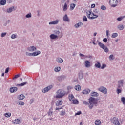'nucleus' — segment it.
I'll use <instances>...</instances> for the list:
<instances>
[{"label":"nucleus","mask_w":125,"mask_h":125,"mask_svg":"<svg viewBox=\"0 0 125 125\" xmlns=\"http://www.w3.org/2000/svg\"><path fill=\"white\" fill-rule=\"evenodd\" d=\"M91 96L95 97H97L99 96V94L96 92H93L91 93L90 94Z\"/></svg>","instance_id":"nucleus-20"},{"label":"nucleus","mask_w":125,"mask_h":125,"mask_svg":"<svg viewBox=\"0 0 125 125\" xmlns=\"http://www.w3.org/2000/svg\"><path fill=\"white\" fill-rule=\"evenodd\" d=\"M49 25H54V22L53 21H51L49 23Z\"/></svg>","instance_id":"nucleus-61"},{"label":"nucleus","mask_w":125,"mask_h":125,"mask_svg":"<svg viewBox=\"0 0 125 125\" xmlns=\"http://www.w3.org/2000/svg\"><path fill=\"white\" fill-rule=\"evenodd\" d=\"M75 6H76L75 4H74V3L71 4L70 5V10H71V11L73 10L74 8H75Z\"/></svg>","instance_id":"nucleus-33"},{"label":"nucleus","mask_w":125,"mask_h":125,"mask_svg":"<svg viewBox=\"0 0 125 125\" xmlns=\"http://www.w3.org/2000/svg\"><path fill=\"white\" fill-rule=\"evenodd\" d=\"M106 66H107V65H106V64H103L102 65V67H101V69H105V68H106Z\"/></svg>","instance_id":"nucleus-55"},{"label":"nucleus","mask_w":125,"mask_h":125,"mask_svg":"<svg viewBox=\"0 0 125 125\" xmlns=\"http://www.w3.org/2000/svg\"><path fill=\"white\" fill-rule=\"evenodd\" d=\"M95 125H101V121L97 119L95 121Z\"/></svg>","instance_id":"nucleus-29"},{"label":"nucleus","mask_w":125,"mask_h":125,"mask_svg":"<svg viewBox=\"0 0 125 125\" xmlns=\"http://www.w3.org/2000/svg\"><path fill=\"white\" fill-rule=\"evenodd\" d=\"M89 102L90 104V109H92L94 104H97V100L94 98L91 97L89 99Z\"/></svg>","instance_id":"nucleus-2"},{"label":"nucleus","mask_w":125,"mask_h":125,"mask_svg":"<svg viewBox=\"0 0 125 125\" xmlns=\"http://www.w3.org/2000/svg\"><path fill=\"white\" fill-rule=\"evenodd\" d=\"M123 19H124V17H120L118 18L117 19V20L118 21H122V20H123Z\"/></svg>","instance_id":"nucleus-47"},{"label":"nucleus","mask_w":125,"mask_h":125,"mask_svg":"<svg viewBox=\"0 0 125 125\" xmlns=\"http://www.w3.org/2000/svg\"><path fill=\"white\" fill-rule=\"evenodd\" d=\"M73 104H78L79 103V101L78 100H76L74 99V100L72 101Z\"/></svg>","instance_id":"nucleus-45"},{"label":"nucleus","mask_w":125,"mask_h":125,"mask_svg":"<svg viewBox=\"0 0 125 125\" xmlns=\"http://www.w3.org/2000/svg\"><path fill=\"white\" fill-rule=\"evenodd\" d=\"M117 37H118V33H113L111 36L113 38H117Z\"/></svg>","instance_id":"nucleus-42"},{"label":"nucleus","mask_w":125,"mask_h":125,"mask_svg":"<svg viewBox=\"0 0 125 125\" xmlns=\"http://www.w3.org/2000/svg\"><path fill=\"white\" fill-rule=\"evenodd\" d=\"M86 14L88 18H89V19H90V15H91V11H87V12H86Z\"/></svg>","instance_id":"nucleus-25"},{"label":"nucleus","mask_w":125,"mask_h":125,"mask_svg":"<svg viewBox=\"0 0 125 125\" xmlns=\"http://www.w3.org/2000/svg\"><path fill=\"white\" fill-rule=\"evenodd\" d=\"M28 83V82H23L22 83H21V84H18L16 85V86H24V85H26Z\"/></svg>","instance_id":"nucleus-24"},{"label":"nucleus","mask_w":125,"mask_h":125,"mask_svg":"<svg viewBox=\"0 0 125 125\" xmlns=\"http://www.w3.org/2000/svg\"><path fill=\"white\" fill-rule=\"evenodd\" d=\"M51 88H52V85L48 86L42 90V92H43V93H46V92H48Z\"/></svg>","instance_id":"nucleus-10"},{"label":"nucleus","mask_w":125,"mask_h":125,"mask_svg":"<svg viewBox=\"0 0 125 125\" xmlns=\"http://www.w3.org/2000/svg\"><path fill=\"white\" fill-rule=\"evenodd\" d=\"M11 39H16L17 38V35L13 34L11 35Z\"/></svg>","instance_id":"nucleus-43"},{"label":"nucleus","mask_w":125,"mask_h":125,"mask_svg":"<svg viewBox=\"0 0 125 125\" xmlns=\"http://www.w3.org/2000/svg\"><path fill=\"white\" fill-rule=\"evenodd\" d=\"M62 37H63V35H61L59 36L55 34H51L50 35V38L51 40H58L59 38H62Z\"/></svg>","instance_id":"nucleus-7"},{"label":"nucleus","mask_w":125,"mask_h":125,"mask_svg":"<svg viewBox=\"0 0 125 125\" xmlns=\"http://www.w3.org/2000/svg\"><path fill=\"white\" fill-rule=\"evenodd\" d=\"M63 20L65 22H70V19H69V17H68V15L67 14H65L64 16H63Z\"/></svg>","instance_id":"nucleus-15"},{"label":"nucleus","mask_w":125,"mask_h":125,"mask_svg":"<svg viewBox=\"0 0 125 125\" xmlns=\"http://www.w3.org/2000/svg\"><path fill=\"white\" fill-rule=\"evenodd\" d=\"M80 56H83V57H86V58H87V56H85L82 53H80Z\"/></svg>","instance_id":"nucleus-59"},{"label":"nucleus","mask_w":125,"mask_h":125,"mask_svg":"<svg viewBox=\"0 0 125 125\" xmlns=\"http://www.w3.org/2000/svg\"><path fill=\"white\" fill-rule=\"evenodd\" d=\"M69 3H70V0H67L64 5L62 6L63 11H67L68 8L69 7Z\"/></svg>","instance_id":"nucleus-8"},{"label":"nucleus","mask_w":125,"mask_h":125,"mask_svg":"<svg viewBox=\"0 0 125 125\" xmlns=\"http://www.w3.org/2000/svg\"><path fill=\"white\" fill-rule=\"evenodd\" d=\"M95 66L96 67V68H98L99 69V68H100V67H101V65L100 64V63L97 62V63H95Z\"/></svg>","instance_id":"nucleus-37"},{"label":"nucleus","mask_w":125,"mask_h":125,"mask_svg":"<svg viewBox=\"0 0 125 125\" xmlns=\"http://www.w3.org/2000/svg\"><path fill=\"white\" fill-rule=\"evenodd\" d=\"M53 22H54V25H57V24L59 23V20H56L54 21H53Z\"/></svg>","instance_id":"nucleus-44"},{"label":"nucleus","mask_w":125,"mask_h":125,"mask_svg":"<svg viewBox=\"0 0 125 125\" xmlns=\"http://www.w3.org/2000/svg\"><path fill=\"white\" fill-rule=\"evenodd\" d=\"M117 28L120 31H122V30H124V25H123V24H119L117 26Z\"/></svg>","instance_id":"nucleus-26"},{"label":"nucleus","mask_w":125,"mask_h":125,"mask_svg":"<svg viewBox=\"0 0 125 125\" xmlns=\"http://www.w3.org/2000/svg\"><path fill=\"white\" fill-rule=\"evenodd\" d=\"M91 15H93V16L95 17H91L90 19H95V18H97V17H98V15H95L94 13H91Z\"/></svg>","instance_id":"nucleus-31"},{"label":"nucleus","mask_w":125,"mask_h":125,"mask_svg":"<svg viewBox=\"0 0 125 125\" xmlns=\"http://www.w3.org/2000/svg\"><path fill=\"white\" fill-rule=\"evenodd\" d=\"M121 101L122 102H123L124 105H125V97L121 98Z\"/></svg>","instance_id":"nucleus-46"},{"label":"nucleus","mask_w":125,"mask_h":125,"mask_svg":"<svg viewBox=\"0 0 125 125\" xmlns=\"http://www.w3.org/2000/svg\"><path fill=\"white\" fill-rule=\"evenodd\" d=\"M54 33L55 35H56L57 36L59 35V34H60V31L59 30H55L54 31Z\"/></svg>","instance_id":"nucleus-41"},{"label":"nucleus","mask_w":125,"mask_h":125,"mask_svg":"<svg viewBox=\"0 0 125 125\" xmlns=\"http://www.w3.org/2000/svg\"><path fill=\"white\" fill-rule=\"evenodd\" d=\"M6 34H7L6 32L2 33L1 35V38H3V37H5L6 36Z\"/></svg>","instance_id":"nucleus-52"},{"label":"nucleus","mask_w":125,"mask_h":125,"mask_svg":"<svg viewBox=\"0 0 125 125\" xmlns=\"http://www.w3.org/2000/svg\"><path fill=\"white\" fill-rule=\"evenodd\" d=\"M56 93V98H62L63 96H65L66 95V92L62 89L58 90Z\"/></svg>","instance_id":"nucleus-1"},{"label":"nucleus","mask_w":125,"mask_h":125,"mask_svg":"<svg viewBox=\"0 0 125 125\" xmlns=\"http://www.w3.org/2000/svg\"><path fill=\"white\" fill-rule=\"evenodd\" d=\"M74 88L77 91L81 90V86L77 85L74 87Z\"/></svg>","instance_id":"nucleus-34"},{"label":"nucleus","mask_w":125,"mask_h":125,"mask_svg":"<svg viewBox=\"0 0 125 125\" xmlns=\"http://www.w3.org/2000/svg\"><path fill=\"white\" fill-rule=\"evenodd\" d=\"M106 36L109 37V30H106Z\"/></svg>","instance_id":"nucleus-64"},{"label":"nucleus","mask_w":125,"mask_h":125,"mask_svg":"<svg viewBox=\"0 0 125 125\" xmlns=\"http://www.w3.org/2000/svg\"><path fill=\"white\" fill-rule=\"evenodd\" d=\"M39 54H41V51H37L33 53L26 52V55H27V56H37V55H39Z\"/></svg>","instance_id":"nucleus-4"},{"label":"nucleus","mask_w":125,"mask_h":125,"mask_svg":"<svg viewBox=\"0 0 125 125\" xmlns=\"http://www.w3.org/2000/svg\"><path fill=\"white\" fill-rule=\"evenodd\" d=\"M122 91L121 90V89H119V88H118L117 89V93H118V94H119V93H121V92Z\"/></svg>","instance_id":"nucleus-57"},{"label":"nucleus","mask_w":125,"mask_h":125,"mask_svg":"<svg viewBox=\"0 0 125 125\" xmlns=\"http://www.w3.org/2000/svg\"><path fill=\"white\" fill-rule=\"evenodd\" d=\"M101 9L102 10H106V7L104 5L101 6Z\"/></svg>","instance_id":"nucleus-53"},{"label":"nucleus","mask_w":125,"mask_h":125,"mask_svg":"<svg viewBox=\"0 0 125 125\" xmlns=\"http://www.w3.org/2000/svg\"><path fill=\"white\" fill-rule=\"evenodd\" d=\"M0 4L1 5H5V4H6V0H1L0 1Z\"/></svg>","instance_id":"nucleus-27"},{"label":"nucleus","mask_w":125,"mask_h":125,"mask_svg":"<svg viewBox=\"0 0 125 125\" xmlns=\"http://www.w3.org/2000/svg\"><path fill=\"white\" fill-rule=\"evenodd\" d=\"M83 103L85 105H88V106H89V107L90 108V104H89V102H87L86 101H84L83 102Z\"/></svg>","instance_id":"nucleus-51"},{"label":"nucleus","mask_w":125,"mask_h":125,"mask_svg":"<svg viewBox=\"0 0 125 125\" xmlns=\"http://www.w3.org/2000/svg\"><path fill=\"white\" fill-rule=\"evenodd\" d=\"M98 45L101 48H102L104 50V52H106V53L107 52H109V49L104 44L99 42L98 43Z\"/></svg>","instance_id":"nucleus-3"},{"label":"nucleus","mask_w":125,"mask_h":125,"mask_svg":"<svg viewBox=\"0 0 125 125\" xmlns=\"http://www.w3.org/2000/svg\"><path fill=\"white\" fill-rule=\"evenodd\" d=\"M99 91L102 92L104 94H107V88L104 86H101L98 89Z\"/></svg>","instance_id":"nucleus-9"},{"label":"nucleus","mask_w":125,"mask_h":125,"mask_svg":"<svg viewBox=\"0 0 125 125\" xmlns=\"http://www.w3.org/2000/svg\"><path fill=\"white\" fill-rule=\"evenodd\" d=\"M18 90V88L16 87H12L10 88V92L13 93L14 92H16Z\"/></svg>","instance_id":"nucleus-14"},{"label":"nucleus","mask_w":125,"mask_h":125,"mask_svg":"<svg viewBox=\"0 0 125 125\" xmlns=\"http://www.w3.org/2000/svg\"><path fill=\"white\" fill-rule=\"evenodd\" d=\"M15 10V9L14 8V6H12L7 9L6 12L7 13H11L12 12L14 11Z\"/></svg>","instance_id":"nucleus-12"},{"label":"nucleus","mask_w":125,"mask_h":125,"mask_svg":"<svg viewBox=\"0 0 125 125\" xmlns=\"http://www.w3.org/2000/svg\"><path fill=\"white\" fill-rule=\"evenodd\" d=\"M64 115H66L65 111H62L61 112V114H60L61 116H64Z\"/></svg>","instance_id":"nucleus-49"},{"label":"nucleus","mask_w":125,"mask_h":125,"mask_svg":"<svg viewBox=\"0 0 125 125\" xmlns=\"http://www.w3.org/2000/svg\"><path fill=\"white\" fill-rule=\"evenodd\" d=\"M14 124H16V125H18V124H20V119H17L14 120Z\"/></svg>","instance_id":"nucleus-32"},{"label":"nucleus","mask_w":125,"mask_h":125,"mask_svg":"<svg viewBox=\"0 0 125 125\" xmlns=\"http://www.w3.org/2000/svg\"><path fill=\"white\" fill-rule=\"evenodd\" d=\"M91 7L92 8H94V7H95V4H92L91 6Z\"/></svg>","instance_id":"nucleus-62"},{"label":"nucleus","mask_w":125,"mask_h":125,"mask_svg":"<svg viewBox=\"0 0 125 125\" xmlns=\"http://www.w3.org/2000/svg\"><path fill=\"white\" fill-rule=\"evenodd\" d=\"M83 22H87V18H86V16H84L83 17Z\"/></svg>","instance_id":"nucleus-50"},{"label":"nucleus","mask_w":125,"mask_h":125,"mask_svg":"<svg viewBox=\"0 0 125 125\" xmlns=\"http://www.w3.org/2000/svg\"><path fill=\"white\" fill-rule=\"evenodd\" d=\"M93 11H94V12H95V13H98V9H95Z\"/></svg>","instance_id":"nucleus-63"},{"label":"nucleus","mask_w":125,"mask_h":125,"mask_svg":"<svg viewBox=\"0 0 125 125\" xmlns=\"http://www.w3.org/2000/svg\"><path fill=\"white\" fill-rule=\"evenodd\" d=\"M109 5L111 7H116V6H118V0H110Z\"/></svg>","instance_id":"nucleus-5"},{"label":"nucleus","mask_w":125,"mask_h":125,"mask_svg":"<svg viewBox=\"0 0 125 125\" xmlns=\"http://www.w3.org/2000/svg\"><path fill=\"white\" fill-rule=\"evenodd\" d=\"M109 60H114L115 59V57L114 56V55L111 54L109 56Z\"/></svg>","instance_id":"nucleus-39"},{"label":"nucleus","mask_w":125,"mask_h":125,"mask_svg":"<svg viewBox=\"0 0 125 125\" xmlns=\"http://www.w3.org/2000/svg\"><path fill=\"white\" fill-rule=\"evenodd\" d=\"M85 66L86 68H90V62L89 61H85Z\"/></svg>","instance_id":"nucleus-19"},{"label":"nucleus","mask_w":125,"mask_h":125,"mask_svg":"<svg viewBox=\"0 0 125 125\" xmlns=\"http://www.w3.org/2000/svg\"><path fill=\"white\" fill-rule=\"evenodd\" d=\"M69 99L70 100V101H73L74 100V99H75V97H74V95H70L69 96Z\"/></svg>","instance_id":"nucleus-30"},{"label":"nucleus","mask_w":125,"mask_h":125,"mask_svg":"<svg viewBox=\"0 0 125 125\" xmlns=\"http://www.w3.org/2000/svg\"><path fill=\"white\" fill-rule=\"evenodd\" d=\"M65 79H66V76H65V75H62L58 77V81H59V82H61L62 81H63V80H65Z\"/></svg>","instance_id":"nucleus-16"},{"label":"nucleus","mask_w":125,"mask_h":125,"mask_svg":"<svg viewBox=\"0 0 125 125\" xmlns=\"http://www.w3.org/2000/svg\"><path fill=\"white\" fill-rule=\"evenodd\" d=\"M103 42H108V39H107V38H104L103 39Z\"/></svg>","instance_id":"nucleus-60"},{"label":"nucleus","mask_w":125,"mask_h":125,"mask_svg":"<svg viewBox=\"0 0 125 125\" xmlns=\"http://www.w3.org/2000/svg\"><path fill=\"white\" fill-rule=\"evenodd\" d=\"M19 77H20V74H17L16 75H15V76L14 77V79H17V78H19Z\"/></svg>","instance_id":"nucleus-54"},{"label":"nucleus","mask_w":125,"mask_h":125,"mask_svg":"<svg viewBox=\"0 0 125 125\" xmlns=\"http://www.w3.org/2000/svg\"><path fill=\"white\" fill-rule=\"evenodd\" d=\"M27 50L30 51V52H33V51H35L37 50V48L34 46H30L27 48Z\"/></svg>","instance_id":"nucleus-11"},{"label":"nucleus","mask_w":125,"mask_h":125,"mask_svg":"<svg viewBox=\"0 0 125 125\" xmlns=\"http://www.w3.org/2000/svg\"><path fill=\"white\" fill-rule=\"evenodd\" d=\"M124 85V80H120L118 81V88H121L122 86H123Z\"/></svg>","instance_id":"nucleus-13"},{"label":"nucleus","mask_w":125,"mask_h":125,"mask_svg":"<svg viewBox=\"0 0 125 125\" xmlns=\"http://www.w3.org/2000/svg\"><path fill=\"white\" fill-rule=\"evenodd\" d=\"M90 93V90L89 89H86L83 91V94H88Z\"/></svg>","instance_id":"nucleus-21"},{"label":"nucleus","mask_w":125,"mask_h":125,"mask_svg":"<svg viewBox=\"0 0 125 125\" xmlns=\"http://www.w3.org/2000/svg\"><path fill=\"white\" fill-rule=\"evenodd\" d=\"M78 77L80 80H82V79L83 78V73L82 71H80L78 73Z\"/></svg>","instance_id":"nucleus-17"},{"label":"nucleus","mask_w":125,"mask_h":125,"mask_svg":"<svg viewBox=\"0 0 125 125\" xmlns=\"http://www.w3.org/2000/svg\"><path fill=\"white\" fill-rule=\"evenodd\" d=\"M53 114V112L49 110V112H48V116H52Z\"/></svg>","instance_id":"nucleus-48"},{"label":"nucleus","mask_w":125,"mask_h":125,"mask_svg":"<svg viewBox=\"0 0 125 125\" xmlns=\"http://www.w3.org/2000/svg\"><path fill=\"white\" fill-rule=\"evenodd\" d=\"M25 17L26 18H31V17H32V14H31V13H29L25 16Z\"/></svg>","instance_id":"nucleus-40"},{"label":"nucleus","mask_w":125,"mask_h":125,"mask_svg":"<svg viewBox=\"0 0 125 125\" xmlns=\"http://www.w3.org/2000/svg\"><path fill=\"white\" fill-rule=\"evenodd\" d=\"M19 105L20 106H24V105H25V103L24 102H22V101H20L19 102Z\"/></svg>","instance_id":"nucleus-38"},{"label":"nucleus","mask_w":125,"mask_h":125,"mask_svg":"<svg viewBox=\"0 0 125 125\" xmlns=\"http://www.w3.org/2000/svg\"><path fill=\"white\" fill-rule=\"evenodd\" d=\"M9 72V68H7L5 70V74H7Z\"/></svg>","instance_id":"nucleus-58"},{"label":"nucleus","mask_w":125,"mask_h":125,"mask_svg":"<svg viewBox=\"0 0 125 125\" xmlns=\"http://www.w3.org/2000/svg\"><path fill=\"white\" fill-rule=\"evenodd\" d=\"M83 26V22H79L78 23H76L74 27L76 28L77 29L80 28V27H82Z\"/></svg>","instance_id":"nucleus-18"},{"label":"nucleus","mask_w":125,"mask_h":125,"mask_svg":"<svg viewBox=\"0 0 125 125\" xmlns=\"http://www.w3.org/2000/svg\"><path fill=\"white\" fill-rule=\"evenodd\" d=\"M81 114H82V112H81V111H78V112H77V113H76L75 114V116L80 115H81Z\"/></svg>","instance_id":"nucleus-56"},{"label":"nucleus","mask_w":125,"mask_h":125,"mask_svg":"<svg viewBox=\"0 0 125 125\" xmlns=\"http://www.w3.org/2000/svg\"><path fill=\"white\" fill-rule=\"evenodd\" d=\"M56 61L58 63H60V64L63 63V62H64V61L63 60V59H62L61 58H58L56 59Z\"/></svg>","instance_id":"nucleus-22"},{"label":"nucleus","mask_w":125,"mask_h":125,"mask_svg":"<svg viewBox=\"0 0 125 125\" xmlns=\"http://www.w3.org/2000/svg\"><path fill=\"white\" fill-rule=\"evenodd\" d=\"M63 104V101H59L57 102L56 106H61L62 104Z\"/></svg>","instance_id":"nucleus-28"},{"label":"nucleus","mask_w":125,"mask_h":125,"mask_svg":"<svg viewBox=\"0 0 125 125\" xmlns=\"http://www.w3.org/2000/svg\"><path fill=\"white\" fill-rule=\"evenodd\" d=\"M25 98V95L23 94L20 95L18 96V99H19V100H23Z\"/></svg>","instance_id":"nucleus-23"},{"label":"nucleus","mask_w":125,"mask_h":125,"mask_svg":"<svg viewBox=\"0 0 125 125\" xmlns=\"http://www.w3.org/2000/svg\"><path fill=\"white\" fill-rule=\"evenodd\" d=\"M61 70V68L60 67H55L54 69L55 72H59Z\"/></svg>","instance_id":"nucleus-36"},{"label":"nucleus","mask_w":125,"mask_h":125,"mask_svg":"<svg viewBox=\"0 0 125 125\" xmlns=\"http://www.w3.org/2000/svg\"><path fill=\"white\" fill-rule=\"evenodd\" d=\"M4 116H6V118H10V117H11V113H6L4 114Z\"/></svg>","instance_id":"nucleus-35"},{"label":"nucleus","mask_w":125,"mask_h":125,"mask_svg":"<svg viewBox=\"0 0 125 125\" xmlns=\"http://www.w3.org/2000/svg\"><path fill=\"white\" fill-rule=\"evenodd\" d=\"M111 122L115 125H121V123L119 122V119L117 117H113L111 119Z\"/></svg>","instance_id":"nucleus-6"}]
</instances>
